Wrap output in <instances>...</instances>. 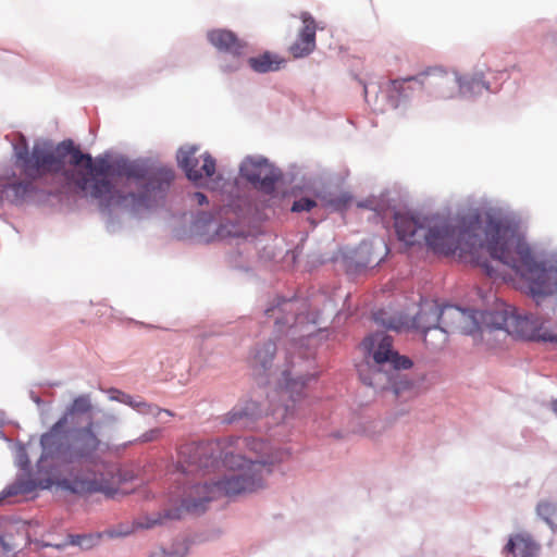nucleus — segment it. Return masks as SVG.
<instances>
[{"label":"nucleus","mask_w":557,"mask_h":557,"mask_svg":"<svg viewBox=\"0 0 557 557\" xmlns=\"http://www.w3.org/2000/svg\"><path fill=\"white\" fill-rule=\"evenodd\" d=\"M12 148L14 166L23 180L12 173L0 181V208L4 202L22 206L35 200L40 193L37 182L46 176H59L60 193L75 191L98 201L110 233L120 228L113 208L143 219L164 207L174 181V171L170 168L150 169L143 160L124 156L110 160L108 153L94 159L72 139L57 145L51 140L36 141L29 149L26 137L20 135Z\"/></svg>","instance_id":"f257e3e1"},{"label":"nucleus","mask_w":557,"mask_h":557,"mask_svg":"<svg viewBox=\"0 0 557 557\" xmlns=\"http://www.w3.org/2000/svg\"><path fill=\"white\" fill-rule=\"evenodd\" d=\"M259 443L253 437L230 436L218 442H200L187 444L181 449L185 461L197 470L209 471L222 461L234 471L218 480L213 485L207 482L196 483L189 487L175 506L156 512L146 519L143 525L151 529L162 525L168 520L178 521L185 515L201 516L209 503L214 499V490L226 496L252 493L264 486L265 478L272 472L273 463L265 459L250 460L240 454L224 448L251 446L256 449Z\"/></svg>","instance_id":"f03ea898"},{"label":"nucleus","mask_w":557,"mask_h":557,"mask_svg":"<svg viewBox=\"0 0 557 557\" xmlns=\"http://www.w3.org/2000/svg\"><path fill=\"white\" fill-rule=\"evenodd\" d=\"M485 237L493 259L512 269L535 301L557 296V258L537 260L509 220L486 213Z\"/></svg>","instance_id":"7ed1b4c3"},{"label":"nucleus","mask_w":557,"mask_h":557,"mask_svg":"<svg viewBox=\"0 0 557 557\" xmlns=\"http://www.w3.org/2000/svg\"><path fill=\"white\" fill-rule=\"evenodd\" d=\"M480 224L479 214L465 215L456 222H435L434 218L417 213L414 218L401 219L398 227L405 245H424L434 255L447 257L457 251H470L479 245Z\"/></svg>","instance_id":"20e7f679"},{"label":"nucleus","mask_w":557,"mask_h":557,"mask_svg":"<svg viewBox=\"0 0 557 557\" xmlns=\"http://www.w3.org/2000/svg\"><path fill=\"white\" fill-rule=\"evenodd\" d=\"M317 377V373L304 374L295 368L285 369L278 380L277 388L272 394H268V409L251 398H242L221 418V422L237 429L252 430L264 414L285 420L306 387Z\"/></svg>","instance_id":"39448f33"},{"label":"nucleus","mask_w":557,"mask_h":557,"mask_svg":"<svg viewBox=\"0 0 557 557\" xmlns=\"http://www.w3.org/2000/svg\"><path fill=\"white\" fill-rule=\"evenodd\" d=\"M367 357L372 359L367 372L359 371L361 382L375 392H392L395 396L411 391L414 382L404 371L413 361L393 346V337L384 332L369 334L362 342Z\"/></svg>","instance_id":"423d86ee"},{"label":"nucleus","mask_w":557,"mask_h":557,"mask_svg":"<svg viewBox=\"0 0 557 557\" xmlns=\"http://www.w3.org/2000/svg\"><path fill=\"white\" fill-rule=\"evenodd\" d=\"M370 89L376 92L392 109L405 107L414 91L425 90L434 99H451L459 94V74L440 66L429 67L414 76L389 81L385 87L374 84L364 86L368 100Z\"/></svg>","instance_id":"0eeeda50"},{"label":"nucleus","mask_w":557,"mask_h":557,"mask_svg":"<svg viewBox=\"0 0 557 557\" xmlns=\"http://www.w3.org/2000/svg\"><path fill=\"white\" fill-rule=\"evenodd\" d=\"M478 332L482 338L486 333L503 331L513 337L557 344V334L545 326L544 320L533 313H522L512 305L503 304L492 310H478Z\"/></svg>","instance_id":"6e6552de"},{"label":"nucleus","mask_w":557,"mask_h":557,"mask_svg":"<svg viewBox=\"0 0 557 557\" xmlns=\"http://www.w3.org/2000/svg\"><path fill=\"white\" fill-rule=\"evenodd\" d=\"M264 315L274 320L276 336L285 335L294 343L312 336L321 324L320 311L311 309L308 299L298 295L277 296L265 308Z\"/></svg>","instance_id":"1a4fd4ad"},{"label":"nucleus","mask_w":557,"mask_h":557,"mask_svg":"<svg viewBox=\"0 0 557 557\" xmlns=\"http://www.w3.org/2000/svg\"><path fill=\"white\" fill-rule=\"evenodd\" d=\"M478 310L461 308L454 305L441 306L437 301H425L412 319V326L421 334L446 324L449 321L458 322L456 327L461 334L473 336L476 339Z\"/></svg>","instance_id":"9d476101"},{"label":"nucleus","mask_w":557,"mask_h":557,"mask_svg":"<svg viewBox=\"0 0 557 557\" xmlns=\"http://www.w3.org/2000/svg\"><path fill=\"white\" fill-rule=\"evenodd\" d=\"M191 233L201 240L209 243L213 239L227 240L235 244L238 255L248 251L250 244L240 226L234 222H219L216 214L209 211H199L190 225Z\"/></svg>","instance_id":"9b49d317"},{"label":"nucleus","mask_w":557,"mask_h":557,"mask_svg":"<svg viewBox=\"0 0 557 557\" xmlns=\"http://www.w3.org/2000/svg\"><path fill=\"white\" fill-rule=\"evenodd\" d=\"M389 253L382 238L362 240L357 247H346L341 252V261L348 276L354 277L367 269L380 265Z\"/></svg>","instance_id":"f8f14e48"},{"label":"nucleus","mask_w":557,"mask_h":557,"mask_svg":"<svg viewBox=\"0 0 557 557\" xmlns=\"http://www.w3.org/2000/svg\"><path fill=\"white\" fill-rule=\"evenodd\" d=\"M207 38L218 52L231 55V60L224 58L220 62V70L223 73L231 74L242 69V57L247 48L246 41L239 39L234 32L224 28L209 30Z\"/></svg>","instance_id":"ddd939ff"},{"label":"nucleus","mask_w":557,"mask_h":557,"mask_svg":"<svg viewBox=\"0 0 557 557\" xmlns=\"http://www.w3.org/2000/svg\"><path fill=\"white\" fill-rule=\"evenodd\" d=\"M239 175L256 189L265 194H272L275 191L276 183L281 178L282 173L267 158L262 156H248L239 165Z\"/></svg>","instance_id":"4468645a"},{"label":"nucleus","mask_w":557,"mask_h":557,"mask_svg":"<svg viewBox=\"0 0 557 557\" xmlns=\"http://www.w3.org/2000/svg\"><path fill=\"white\" fill-rule=\"evenodd\" d=\"M358 207L369 209L376 213V215L382 220V222H388L389 220L394 221V227L399 240L403 239V235L400 234L399 221L401 219L414 218L417 213L409 211H400L398 209V201L395 197L392 196V193L385 190L381 193L379 197L372 196L367 198L358 203Z\"/></svg>","instance_id":"2eb2a0df"},{"label":"nucleus","mask_w":557,"mask_h":557,"mask_svg":"<svg viewBox=\"0 0 557 557\" xmlns=\"http://www.w3.org/2000/svg\"><path fill=\"white\" fill-rule=\"evenodd\" d=\"M198 151L197 146L181 147L177 151V163L184 171L186 177L193 182L196 186L202 185L205 176L211 177L215 173V159L209 153L202 154L203 163L201 169H198L199 160L195 157Z\"/></svg>","instance_id":"dca6fc26"},{"label":"nucleus","mask_w":557,"mask_h":557,"mask_svg":"<svg viewBox=\"0 0 557 557\" xmlns=\"http://www.w3.org/2000/svg\"><path fill=\"white\" fill-rule=\"evenodd\" d=\"M312 196H300L296 198L290 207L292 212H309L317 207L315 198H319L326 207L335 211H342L348 208L351 202V196L347 193L333 194L323 191L318 188H312Z\"/></svg>","instance_id":"f3484780"},{"label":"nucleus","mask_w":557,"mask_h":557,"mask_svg":"<svg viewBox=\"0 0 557 557\" xmlns=\"http://www.w3.org/2000/svg\"><path fill=\"white\" fill-rule=\"evenodd\" d=\"M487 75L494 77L490 70L486 74L483 69H475L470 74L459 75V95L466 99H473L481 96L483 91L495 92Z\"/></svg>","instance_id":"a211bd4d"},{"label":"nucleus","mask_w":557,"mask_h":557,"mask_svg":"<svg viewBox=\"0 0 557 557\" xmlns=\"http://www.w3.org/2000/svg\"><path fill=\"white\" fill-rule=\"evenodd\" d=\"M304 26L301 27L297 40L290 46L289 50L295 58L309 55L315 48V21L308 12L301 14Z\"/></svg>","instance_id":"6ab92c4d"},{"label":"nucleus","mask_w":557,"mask_h":557,"mask_svg":"<svg viewBox=\"0 0 557 557\" xmlns=\"http://www.w3.org/2000/svg\"><path fill=\"white\" fill-rule=\"evenodd\" d=\"M505 549L512 557H537L540 544L528 533H517L509 537Z\"/></svg>","instance_id":"aec40b11"},{"label":"nucleus","mask_w":557,"mask_h":557,"mask_svg":"<svg viewBox=\"0 0 557 557\" xmlns=\"http://www.w3.org/2000/svg\"><path fill=\"white\" fill-rule=\"evenodd\" d=\"M247 63L252 72L267 74L280 71L285 64V59L274 52L264 51L256 57L248 58Z\"/></svg>","instance_id":"412c9836"},{"label":"nucleus","mask_w":557,"mask_h":557,"mask_svg":"<svg viewBox=\"0 0 557 557\" xmlns=\"http://www.w3.org/2000/svg\"><path fill=\"white\" fill-rule=\"evenodd\" d=\"M277 346L272 339L258 344L252 352L251 366L255 369L267 371L271 368Z\"/></svg>","instance_id":"4be33fe9"},{"label":"nucleus","mask_w":557,"mask_h":557,"mask_svg":"<svg viewBox=\"0 0 557 557\" xmlns=\"http://www.w3.org/2000/svg\"><path fill=\"white\" fill-rule=\"evenodd\" d=\"M456 324H458V322L453 323V321H449L430 331L426 335H422L424 343L433 350L442 349L448 341L449 333L455 331L459 332Z\"/></svg>","instance_id":"5701e85b"},{"label":"nucleus","mask_w":557,"mask_h":557,"mask_svg":"<svg viewBox=\"0 0 557 557\" xmlns=\"http://www.w3.org/2000/svg\"><path fill=\"white\" fill-rule=\"evenodd\" d=\"M91 412V410L89 412H86V414H89ZM83 416H85V413L81 414L79 418H78V425H87L89 422H92V429H94V432L100 436V434L97 432V429L98 430H108V431H114L119 423H120V418L113 413V412H109V411H106L102 413L101 418L97 421H94L90 417L88 418L87 422L84 423L83 422ZM101 440V437H99Z\"/></svg>","instance_id":"b1692460"},{"label":"nucleus","mask_w":557,"mask_h":557,"mask_svg":"<svg viewBox=\"0 0 557 557\" xmlns=\"http://www.w3.org/2000/svg\"><path fill=\"white\" fill-rule=\"evenodd\" d=\"M102 537V533L67 534V543L77 546L82 550H90L96 547Z\"/></svg>","instance_id":"393cba45"},{"label":"nucleus","mask_w":557,"mask_h":557,"mask_svg":"<svg viewBox=\"0 0 557 557\" xmlns=\"http://www.w3.org/2000/svg\"><path fill=\"white\" fill-rule=\"evenodd\" d=\"M536 513L547 525L553 530L557 529V505L548 502L541 500L536 506Z\"/></svg>","instance_id":"a878e982"},{"label":"nucleus","mask_w":557,"mask_h":557,"mask_svg":"<svg viewBox=\"0 0 557 557\" xmlns=\"http://www.w3.org/2000/svg\"><path fill=\"white\" fill-rule=\"evenodd\" d=\"M15 465L23 471V473L17 474L16 478L18 475H24L27 479H32L30 478V460L28 457L27 448L24 444H22L20 442L15 446Z\"/></svg>","instance_id":"bb28decb"},{"label":"nucleus","mask_w":557,"mask_h":557,"mask_svg":"<svg viewBox=\"0 0 557 557\" xmlns=\"http://www.w3.org/2000/svg\"><path fill=\"white\" fill-rule=\"evenodd\" d=\"M250 205L248 198L237 196L236 198H231L230 201L225 205V209L227 211L234 212L236 215H240L245 213V208Z\"/></svg>","instance_id":"cd10ccee"},{"label":"nucleus","mask_w":557,"mask_h":557,"mask_svg":"<svg viewBox=\"0 0 557 557\" xmlns=\"http://www.w3.org/2000/svg\"><path fill=\"white\" fill-rule=\"evenodd\" d=\"M160 410H161L160 407H158L157 405L147 403L144 399L141 400V403H139V406L136 409V411L143 416H153V417H159Z\"/></svg>","instance_id":"c85d7f7f"},{"label":"nucleus","mask_w":557,"mask_h":557,"mask_svg":"<svg viewBox=\"0 0 557 557\" xmlns=\"http://www.w3.org/2000/svg\"><path fill=\"white\" fill-rule=\"evenodd\" d=\"M162 435V429L160 428H154V429H151V430H148L147 432L143 433L137 440L136 442H139V443H149V442H153V441H157L161 437Z\"/></svg>","instance_id":"c756f323"},{"label":"nucleus","mask_w":557,"mask_h":557,"mask_svg":"<svg viewBox=\"0 0 557 557\" xmlns=\"http://www.w3.org/2000/svg\"><path fill=\"white\" fill-rule=\"evenodd\" d=\"M108 394H109V399L110 400H113V401H117V403H121V404H124L126 405V403L128 401V398H129V394H126L117 388H110L108 391Z\"/></svg>","instance_id":"7c9ffc66"},{"label":"nucleus","mask_w":557,"mask_h":557,"mask_svg":"<svg viewBox=\"0 0 557 557\" xmlns=\"http://www.w3.org/2000/svg\"><path fill=\"white\" fill-rule=\"evenodd\" d=\"M382 315H383V312H375L373 314L374 321L376 323L382 324L383 326H385L388 330H396V325L394 324L393 319L389 318L388 320H385V319L382 318Z\"/></svg>","instance_id":"2f4dec72"},{"label":"nucleus","mask_w":557,"mask_h":557,"mask_svg":"<svg viewBox=\"0 0 557 557\" xmlns=\"http://www.w3.org/2000/svg\"><path fill=\"white\" fill-rule=\"evenodd\" d=\"M189 197L191 201L196 202L199 206H205L209 203L207 195L202 191H195L190 194Z\"/></svg>","instance_id":"473e14b6"},{"label":"nucleus","mask_w":557,"mask_h":557,"mask_svg":"<svg viewBox=\"0 0 557 557\" xmlns=\"http://www.w3.org/2000/svg\"><path fill=\"white\" fill-rule=\"evenodd\" d=\"M478 264L482 268L487 276L493 277L496 274V271L490 260L484 259L483 261H478Z\"/></svg>","instance_id":"72a5a7b5"},{"label":"nucleus","mask_w":557,"mask_h":557,"mask_svg":"<svg viewBox=\"0 0 557 557\" xmlns=\"http://www.w3.org/2000/svg\"><path fill=\"white\" fill-rule=\"evenodd\" d=\"M143 398L140 397H133L132 395L128 398V401L126 403L127 406L136 410L139 406V403H141Z\"/></svg>","instance_id":"f704fd0d"},{"label":"nucleus","mask_w":557,"mask_h":557,"mask_svg":"<svg viewBox=\"0 0 557 557\" xmlns=\"http://www.w3.org/2000/svg\"><path fill=\"white\" fill-rule=\"evenodd\" d=\"M45 546H51L57 548L58 550H64L67 546H71L70 543H67V536L60 543L57 544H46Z\"/></svg>","instance_id":"c9c22d12"},{"label":"nucleus","mask_w":557,"mask_h":557,"mask_svg":"<svg viewBox=\"0 0 557 557\" xmlns=\"http://www.w3.org/2000/svg\"><path fill=\"white\" fill-rule=\"evenodd\" d=\"M110 537H117V536H124L127 535L128 532H117L115 530H110L107 532Z\"/></svg>","instance_id":"e433bc0d"},{"label":"nucleus","mask_w":557,"mask_h":557,"mask_svg":"<svg viewBox=\"0 0 557 557\" xmlns=\"http://www.w3.org/2000/svg\"><path fill=\"white\" fill-rule=\"evenodd\" d=\"M546 41L552 40L554 44L557 45V30L555 33H550L546 36Z\"/></svg>","instance_id":"4c0bfd02"},{"label":"nucleus","mask_w":557,"mask_h":557,"mask_svg":"<svg viewBox=\"0 0 557 557\" xmlns=\"http://www.w3.org/2000/svg\"><path fill=\"white\" fill-rule=\"evenodd\" d=\"M160 414H166L168 417H174L175 416V413L173 411H171L170 409H163V408H161Z\"/></svg>","instance_id":"58836bf2"},{"label":"nucleus","mask_w":557,"mask_h":557,"mask_svg":"<svg viewBox=\"0 0 557 557\" xmlns=\"http://www.w3.org/2000/svg\"><path fill=\"white\" fill-rule=\"evenodd\" d=\"M30 397L37 405H40L42 403L41 398L38 395L34 394L33 392L30 393Z\"/></svg>","instance_id":"ea45409f"},{"label":"nucleus","mask_w":557,"mask_h":557,"mask_svg":"<svg viewBox=\"0 0 557 557\" xmlns=\"http://www.w3.org/2000/svg\"><path fill=\"white\" fill-rule=\"evenodd\" d=\"M552 410L557 417V399L552 401Z\"/></svg>","instance_id":"a19ab883"},{"label":"nucleus","mask_w":557,"mask_h":557,"mask_svg":"<svg viewBox=\"0 0 557 557\" xmlns=\"http://www.w3.org/2000/svg\"><path fill=\"white\" fill-rule=\"evenodd\" d=\"M5 421V416L3 411H0V428L3 426Z\"/></svg>","instance_id":"79ce46f5"},{"label":"nucleus","mask_w":557,"mask_h":557,"mask_svg":"<svg viewBox=\"0 0 557 557\" xmlns=\"http://www.w3.org/2000/svg\"><path fill=\"white\" fill-rule=\"evenodd\" d=\"M0 544L2 545V547L5 549V550H10L9 546L7 545V543L4 542L3 540V536L0 535Z\"/></svg>","instance_id":"37998d69"},{"label":"nucleus","mask_w":557,"mask_h":557,"mask_svg":"<svg viewBox=\"0 0 557 557\" xmlns=\"http://www.w3.org/2000/svg\"><path fill=\"white\" fill-rule=\"evenodd\" d=\"M234 265H235V267H237V268H244V267H243L242 264H239V263H234Z\"/></svg>","instance_id":"c03bdc74"}]
</instances>
